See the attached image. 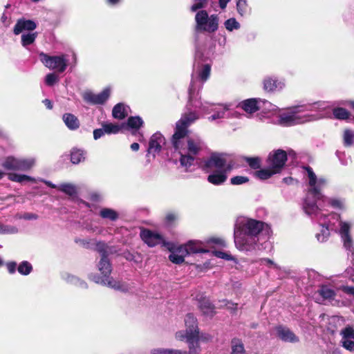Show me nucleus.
I'll use <instances>...</instances> for the list:
<instances>
[{"instance_id":"obj_29","label":"nucleus","mask_w":354,"mask_h":354,"mask_svg":"<svg viewBox=\"0 0 354 354\" xmlns=\"http://www.w3.org/2000/svg\"><path fill=\"white\" fill-rule=\"evenodd\" d=\"M198 307L205 316L212 317L215 314L214 306L207 298H203L199 301Z\"/></svg>"},{"instance_id":"obj_6","label":"nucleus","mask_w":354,"mask_h":354,"mask_svg":"<svg viewBox=\"0 0 354 354\" xmlns=\"http://www.w3.org/2000/svg\"><path fill=\"white\" fill-rule=\"evenodd\" d=\"M211 72L209 64H204L197 71L196 75L192 74L189 88V102L187 106L199 108L206 110V106L202 103L201 98H197L199 91L203 88V84L209 79Z\"/></svg>"},{"instance_id":"obj_44","label":"nucleus","mask_w":354,"mask_h":354,"mask_svg":"<svg viewBox=\"0 0 354 354\" xmlns=\"http://www.w3.org/2000/svg\"><path fill=\"white\" fill-rule=\"evenodd\" d=\"M102 127H104L106 134H116L121 129V127L120 125L113 123L103 124Z\"/></svg>"},{"instance_id":"obj_21","label":"nucleus","mask_w":354,"mask_h":354,"mask_svg":"<svg viewBox=\"0 0 354 354\" xmlns=\"http://www.w3.org/2000/svg\"><path fill=\"white\" fill-rule=\"evenodd\" d=\"M234 243L241 251L243 250V217L239 216L234 225Z\"/></svg>"},{"instance_id":"obj_15","label":"nucleus","mask_w":354,"mask_h":354,"mask_svg":"<svg viewBox=\"0 0 354 354\" xmlns=\"http://www.w3.org/2000/svg\"><path fill=\"white\" fill-rule=\"evenodd\" d=\"M175 337L180 341L186 340L189 348V351H187V354H198L201 351L198 335H193L189 330L188 335H185L183 330H179L176 333Z\"/></svg>"},{"instance_id":"obj_63","label":"nucleus","mask_w":354,"mask_h":354,"mask_svg":"<svg viewBox=\"0 0 354 354\" xmlns=\"http://www.w3.org/2000/svg\"><path fill=\"white\" fill-rule=\"evenodd\" d=\"M1 21L4 24V26L6 27L9 26L10 21H9V19H8V16L5 13H3L2 15L1 18Z\"/></svg>"},{"instance_id":"obj_60","label":"nucleus","mask_w":354,"mask_h":354,"mask_svg":"<svg viewBox=\"0 0 354 354\" xmlns=\"http://www.w3.org/2000/svg\"><path fill=\"white\" fill-rule=\"evenodd\" d=\"M230 182L232 185H242L243 184V176H234L231 178Z\"/></svg>"},{"instance_id":"obj_7","label":"nucleus","mask_w":354,"mask_h":354,"mask_svg":"<svg viewBox=\"0 0 354 354\" xmlns=\"http://www.w3.org/2000/svg\"><path fill=\"white\" fill-rule=\"evenodd\" d=\"M260 233L269 236L271 233L270 226L262 221L252 218L245 221V250L256 248Z\"/></svg>"},{"instance_id":"obj_48","label":"nucleus","mask_w":354,"mask_h":354,"mask_svg":"<svg viewBox=\"0 0 354 354\" xmlns=\"http://www.w3.org/2000/svg\"><path fill=\"white\" fill-rule=\"evenodd\" d=\"M333 115L335 118L345 120L348 118L349 113L343 108H336L333 109Z\"/></svg>"},{"instance_id":"obj_37","label":"nucleus","mask_w":354,"mask_h":354,"mask_svg":"<svg viewBox=\"0 0 354 354\" xmlns=\"http://www.w3.org/2000/svg\"><path fill=\"white\" fill-rule=\"evenodd\" d=\"M86 153L79 149H73L71 153V160L73 164H79L85 159Z\"/></svg>"},{"instance_id":"obj_13","label":"nucleus","mask_w":354,"mask_h":354,"mask_svg":"<svg viewBox=\"0 0 354 354\" xmlns=\"http://www.w3.org/2000/svg\"><path fill=\"white\" fill-rule=\"evenodd\" d=\"M164 247L171 252L169 255L170 261L175 264H180L184 262L185 257L189 256L185 244L177 246L173 242L164 243Z\"/></svg>"},{"instance_id":"obj_50","label":"nucleus","mask_w":354,"mask_h":354,"mask_svg":"<svg viewBox=\"0 0 354 354\" xmlns=\"http://www.w3.org/2000/svg\"><path fill=\"white\" fill-rule=\"evenodd\" d=\"M245 160L248 162L249 166L252 169H258L261 164V160L259 157L245 158Z\"/></svg>"},{"instance_id":"obj_42","label":"nucleus","mask_w":354,"mask_h":354,"mask_svg":"<svg viewBox=\"0 0 354 354\" xmlns=\"http://www.w3.org/2000/svg\"><path fill=\"white\" fill-rule=\"evenodd\" d=\"M319 292L321 296L327 299H333L335 295L334 290L328 286H322Z\"/></svg>"},{"instance_id":"obj_49","label":"nucleus","mask_w":354,"mask_h":354,"mask_svg":"<svg viewBox=\"0 0 354 354\" xmlns=\"http://www.w3.org/2000/svg\"><path fill=\"white\" fill-rule=\"evenodd\" d=\"M178 216L176 212H169L166 214L165 217V223L168 225H172L178 219Z\"/></svg>"},{"instance_id":"obj_19","label":"nucleus","mask_w":354,"mask_h":354,"mask_svg":"<svg viewBox=\"0 0 354 354\" xmlns=\"http://www.w3.org/2000/svg\"><path fill=\"white\" fill-rule=\"evenodd\" d=\"M263 89L268 93H274L281 91L286 86L283 80L274 77H266L263 80Z\"/></svg>"},{"instance_id":"obj_62","label":"nucleus","mask_w":354,"mask_h":354,"mask_svg":"<svg viewBox=\"0 0 354 354\" xmlns=\"http://www.w3.org/2000/svg\"><path fill=\"white\" fill-rule=\"evenodd\" d=\"M342 290L346 294L354 295V286H343Z\"/></svg>"},{"instance_id":"obj_12","label":"nucleus","mask_w":354,"mask_h":354,"mask_svg":"<svg viewBox=\"0 0 354 354\" xmlns=\"http://www.w3.org/2000/svg\"><path fill=\"white\" fill-rule=\"evenodd\" d=\"M88 277L91 281L96 283L106 286L115 290L127 292L129 289V285L127 283L115 280L110 275L106 278H99L95 274L91 273L88 274Z\"/></svg>"},{"instance_id":"obj_52","label":"nucleus","mask_w":354,"mask_h":354,"mask_svg":"<svg viewBox=\"0 0 354 354\" xmlns=\"http://www.w3.org/2000/svg\"><path fill=\"white\" fill-rule=\"evenodd\" d=\"M95 250L100 253V257L102 256L108 257L106 252V246L104 242H97L95 244Z\"/></svg>"},{"instance_id":"obj_58","label":"nucleus","mask_w":354,"mask_h":354,"mask_svg":"<svg viewBox=\"0 0 354 354\" xmlns=\"http://www.w3.org/2000/svg\"><path fill=\"white\" fill-rule=\"evenodd\" d=\"M214 256H216L218 258L230 260L232 259L231 256L224 252L221 251H214L213 252Z\"/></svg>"},{"instance_id":"obj_35","label":"nucleus","mask_w":354,"mask_h":354,"mask_svg":"<svg viewBox=\"0 0 354 354\" xmlns=\"http://www.w3.org/2000/svg\"><path fill=\"white\" fill-rule=\"evenodd\" d=\"M37 35L38 33L37 32L23 33L21 37V45L24 48H28L30 45L32 44L35 41Z\"/></svg>"},{"instance_id":"obj_2","label":"nucleus","mask_w":354,"mask_h":354,"mask_svg":"<svg viewBox=\"0 0 354 354\" xmlns=\"http://www.w3.org/2000/svg\"><path fill=\"white\" fill-rule=\"evenodd\" d=\"M317 218L319 226L322 227L320 232L316 234L319 242H325L330 236L331 232L338 233L343 241L344 247L349 251L353 250V240L350 233L351 223L343 221L340 216L336 213L326 214L322 212V208L319 207L317 214H312Z\"/></svg>"},{"instance_id":"obj_22","label":"nucleus","mask_w":354,"mask_h":354,"mask_svg":"<svg viewBox=\"0 0 354 354\" xmlns=\"http://www.w3.org/2000/svg\"><path fill=\"white\" fill-rule=\"evenodd\" d=\"M341 342L344 348L349 351H354V329L348 326L341 331Z\"/></svg>"},{"instance_id":"obj_1","label":"nucleus","mask_w":354,"mask_h":354,"mask_svg":"<svg viewBox=\"0 0 354 354\" xmlns=\"http://www.w3.org/2000/svg\"><path fill=\"white\" fill-rule=\"evenodd\" d=\"M187 112L182 115L176 123L174 133L171 138V143L176 151L180 155V165L189 167L193 165L194 156L203 147V142L198 136H189L188 128L198 118L196 111H192L191 106H187Z\"/></svg>"},{"instance_id":"obj_53","label":"nucleus","mask_w":354,"mask_h":354,"mask_svg":"<svg viewBox=\"0 0 354 354\" xmlns=\"http://www.w3.org/2000/svg\"><path fill=\"white\" fill-rule=\"evenodd\" d=\"M196 3L191 6V10L196 12L199 9L204 8L207 3V0H194Z\"/></svg>"},{"instance_id":"obj_36","label":"nucleus","mask_w":354,"mask_h":354,"mask_svg":"<svg viewBox=\"0 0 354 354\" xmlns=\"http://www.w3.org/2000/svg\"><path fill=\"white\" fill-rule=\"evenodd\" d=\"M8 178L12 181L16 183H22L24 181H30L34 182L35 179L34 178L25 175V174H18L16 173H9L8 174Z\"/></svg>"},{"instance_id":"obj_46","label":"nucleus","mask_w":354,"mask_h":354,"mask_svg":"<svg viewBox=\"0 0 354 354\" xmlns=\"http://www.w3.org/2000/svg\"><path fill=\"white\" fill-rule=\"evenodd\" d=\"M224 26L226 30L230 32L237 30L241 27L240 24L234 18H230L226 20L224 23Z\"/></svg>"},{"instance_id":"obj_14","label":"nucleus","mask_w":354,"mask_h":354,"mask_svg":"<svg viewBox=\"0 0 354 354\" xmlns=\"http://www.w3.org/2000/svg\"><path fill=\"white\" fill-rule=\"evenodd\" d=\"M111 88L106 87L99 93H94L91 91H86L82 94L84 102L91 105L104 104L109 98Z\"/></svg>"},{"instance_id":"obj_9","label":"nucleus","mask_w":354,"mask_h":354,"mask_svg":"<svg viewBox=\"0 0 354 354\" xmlns=\"http://www.w3.org/2000/svg\"><path fill=\"white\" fill-rule=\"evenodd\" d=\"M218 17L217 15H208L205 10H199L195 16L196 31L214 32L218 28Z\"/></svg>"},{"instance_id":"obj_41","label":"nucleus","mask_w":354,"mask_h":354,"mask_svg":"<svg viewBox=\"0 0 354 354\" xmlns=\"http://www.w3.org/2000/svg\"><path fill=\"white\" fill-rule=\"evenodd\" d=\"M17 270L20 274L26 276L32 271V266L28 261H23L17 266Z\"/></svg>"},{"instance_id":"obj_4","label":"nucleus","mask_w":354,"mask_h":354,"mask_svg":"<svg viewBox=\"0 0 354 354\" xmlns=\"http://www.w3.org/2000/svg\"><path fill=\"white\" fill-rule=\"evenodd\" d=\"M202 103L206 106V110L199 108H194L205 113L213 112V114L208 118L209 121L222 119L225 118H239L243 112V101H234L227 104H210L207 102ZM192 109H193L191 107Z\"/></svg>"},{"instance_id":"obj_31","label":"nucleus","mask_w":354,"mask_h":354,"mask_svg":"<svg viewBox=\"0 0 354 354\" xmlns=\"http://www.w3.org/2000/svg\"><path fill=\"white\" fill-rule=\"evenodd\" d=\"M324 201H318L317 205L320 208L325 207L327 205H331L334 208L344 209L345 207V202L344 200L340 198H328L325 196Z\"/></svg>"},{"instance_id":"obj_40","label":"nucleus","mask_w":354,"mask_h":354,"mask_svg":"<svg viewBox=\"0 0 354 354\" xmlns=\"http://www.w3.org/2000/svg\"><path fill=\"white\" fill-rule=\"evenodd\" d=\"M58 189L71 196L77 194L76 187L71 183H62L58 186Z\"/></svg>"},{"instance_id":"obj_10","label":"nucleus","mask_w":354,"mask_h":354,"mask_svg":"<svg viewBox=\"0 0 354 354\" xmlns=\"http://www.w3.org/2000/svg\"><path fill=\"white\" fill-rule=\"evenodd\" d=\"M35 158H17L14 156L6 157L1 166L8 171H27L35 165Z\"/></svg>"},{"instance_id":"obj_54","label":"nucleus","mask_w":354,"mask_h":354,"mask_svg":"<svg viewBox=\"0 0 354 354\" xmlns=\"http://www.w3.org/2000/svg\"><path fill=\"white\" fill-rule=\"evenodd\" d=\"M8 272L11 274H15L17 264L15 261H8L6 263Z\"/></svg>"},{"instance_id":"obj_11","label":"nucleus","mask_w":354,"mask_h":354,"mask_svg":"<svg viewBox=\"0 0 354 354\" xmlns=\"http://www.w3.org/2000/svg\"><path fill=\"white\" fill-rule=\"evenodd\" d=\"M39 59L46 67L59 73H63L68 66V59L66 55L50 56L44 53H40Z\"/></svg>"},{"instance_id":"obj_26","label":"nucleus","mask_w":354,"mask_h":354,"mask_svg":"<svg viewBox=\"0 0 354 354\" xmlns=\"http://www.w3.org/2000/svg\"><path fill=\"white\" fill-rule=\"evenodd\" d=\"M184 321L186 329L183 331L185 335H188L189 330H191L193 335H198V321L193 314H187Z\"/></svg>"},{"instance_id":"obj_28","label":"nucleus","mask_w":354,"mask_h":354,"mask_svg":"<svg viewBox=\"0 0 354 354\" xmlns=\"http://www.w3.org/2000/svg\"><path fill=\"white\" fill-rule=\"evenodd\" d=\"M189 255L196 253H207L208 250L203 248V243L201 241L192 240L185 243Z\"/></svg>"},{"instance_id":"obj_51","label":"nucleus","mask_w":354,"mask_h":354,"mask_svg":"<svg viewBox=\"0 0 354 354\" xmlns=\"http://www.w3.org/2000/svg\"><path fill=\"white\" fill-rule=\"evenodd\" d=\"M58 80V76L56 74L53 73H48L46 76L45 83L46 84V85L51 86H53L56 82H57Z\"/></svg>"},{"instance_id":"obj_3","label":"nucleus","mask_w":354,"mask_h":354,"mask_svg":"<svg viewBox=\"0 0 354 354\" xmlns=\"http://www.w3.org/2000/svg\"><path fill=\"white\" fill-rule=\"evenodd\" d=\"M305 176L308 180V193L303 204V209L307 214H317L318 201H324L325 196L322 194V189L326 185V180L322 177L318 178L313 169L304 167Z\"/></svg>"},{"instance_id":"obj_64","label":"nucleus","mask_w":354,"mask_h":354,"mask_svg":"<svg viewBox=\"0 0 354 354\" xmlns=\"http://www.w3.org/2000/svg\"><path fill=\"white\" fill-rule=\"evenodd\" d=\"M169 354H187L186 351L169 348Z\"/></svg>"},{"instance_id":"obj_33","label":"nucleus","mask_w":354,"mask_h":354,"mask_svg":"<svg viewBox=\"0 0 354 354\" xmlns=\"http://www.w3.org/2000/svg\"><path fill=\"white\" fill-rule=\"evenodd\" d=\"M99 216L111 221H116L119 218V213L113 209L103 207L99 212Z\"/></svg>"},{"instance_id":"obj_32","label":"nucleus","mask_w":354,"mask_h":354,"mask_svg":"<svg viewBox=\"0 0 354 354\" xmlns=\"http://www.w3.org/2000/svg\"><path fill=\"white\" fill-rule=\"evenodd\" d=\"M62 120L66 126L72 131L76 130L80 127V121L78 118L72 113H64Z\"/></svg>"},{"instance_id":"obj_25","label":"nucleus","mask_w":354,"mask_h":354,"mask_svg":"<svg viewBox=\"0 0 354 354\" xmlns=\"http://www.w3.org/2000/svg\"><path fill=\"white\" fill-rule=\"evenodd\" d=\"M98 270L100 274H95L99 278H106L111 275L112 272L111 264L108 257L104 255L100 257V261L97 264Z\"/></svg>"},{"instance_id":"obj_38","label":"nucleus","mask_w":354,"mask_h":354,"mask_svg":"<svg viewBox=\"0 0 354 354\" xmlns=\"http://www.w3.org/2000/svg\"><path fill=\"white\" fill-rule=\"evenodd\" d=\"M277 174L274 172V169L268 165V168L263 169L254 172V175L257 178L261 180H266L270 178L272 175Z\"/></svg>"},{"instance_id":"obj_45","label":"nucleus","mask_w":354,"mask_h":354,"mask_svg":"<svg viewBox=\"0 0 354 354\" xmlns=\"http://www.w3.org/2000/svg\"><path fill=\"white\" fill-rule=\"evenodd\" d=\"M344 145L346 147H350L354 145V133L351 130L346 129L343 135Z\"/></svg>"},{"instance_id":"obj_24","label":"nucleus","mask_w":354,"mask_h":354,"mask_svg":"<svg viewBox=\"0 0 354 354\" xmlns=\"http://www.w3.org/2000/svg\"><path fill=\"white\" fill-rule=\"evenodd\" d=\"M276 335L282 341L290 343L299 342V337L289 328L279 326L274 328Z\"/></svg>"},{"instance_id":"obj_8","label":"nucleus","mask_w":354,"mask_h":354,"mask_svg":"<svg viewBox=\"0 0 354 354\" xmlns=\"http://www.w3.org/2000/svg\"><path fill=\"white\" fill-rule=\"evenodd\" d=\"M234 165L231 155L223 153H213L210 156L203 161V169L210 173L214 170L230 171Z\"/></svg>"},{"instance_id":"obj_34","label":"nucleus","mask_w":354,"mask_h":354,"mask_svg":"<svg viewBox=\"0 0 354 354\" xmlns=\"http://www.w3.org/2000/svg\"><path fill=\"white\" fill-rule=\"evenodd\" d=\"M144 121L140 116H131L127 119V125L133 131V134H136L139 129L143 125Z\"/></svg>"},{"instance_id":"obj_17","label":"nucleus","mask_w":354,"mask_h":354,"mask_svg":"<svg viewBox=\"0 0 354 354\" xmlns=\"http://www.w3.org/2000/svg\"><path fill=\"white\" fill-rule=\"evenodd\" d=\"M165 142V137L160 132H156L151 136L147 153V156L149 158L148 162H150V156L154 158L160 152Z\"/></svg>"},{"instance_id":"obj_61","label":"nucleus","mask_w":354,"mask_h":354,"mask_svg":"<svg viewBox=\"0 0 354 354\" xmlns=\"http://www.w3.org/2000/svg\"><path fill=\"white\" fill-rule=\"evenodd\" d=\"M22 217L24 220H37L38 218V215L33 213H24L22 214Z\"/></svg>"},{"instance_id":"obj_16","label":"nucleus","mask_w":354,"mask_h":354,"mask_svg":"<svg viewBox=\"0 0 354 354\" xmlns=\"http://www.w3.org/2000/svg\"><path fill=\"white\" fill-rule=\"evenodd\" d=\"M287 160L286 152L282 149L273 151L268 158V165L274 169V172L279 173Z\"/></svg>"},{"instance_id":"obj_30","label":"nucleus","mask_w":354,"mask_h":354,"mask_svg":"<svg viewBox=\"0 0 354 354\" xmlns=\"http://www.w3.org/2000/svg\"><path fill=\"white\" fill-rule=\"evenodd\" d=\"M129 107L124 103H118L115 104L112 110V115L114 118L122 120L129 114Z\"/></svg>"},{"instance_id":"obj_56","label":"nucleus","mask_w":354,"mask_h":354,"mask_svg":"<svg viewBox=\"0 0 354 354\" xmlns=\"http://www.w3.org/2000/svg\"><path fill=\"white\" fill-rule=\"evenodd\" d=\"M75 242L79 244L80 245L83 246L86 248H90L91 245H92L91 240H86V239H76Z\"/></svg>"},{"instance_id":"obj_39","label":"nucleus","mask_w":354,"mask_h":354,"mask_svg":"<svg viewBox=\"0 0 354 354\" xmlns=\"http://www.w3.org/2000/svg\"><path fill=\"white\" fill-rule=\"evenodd\" d=\"M231 354H243V343L241 339L234 338L231 342Z\"/></svg>"},{"instance_id":"obj_43","label":"nucleus","mask_w":354,"mask_h":354,"mask_svg":"<svg viewBox=\"0 0 354 354\" xmlns=\"http://www.w3.org/2000/svg\"><path fill=\"white\" fill-rule=\"evenodd\" d=\"M18 232V228L14 225L0 223V234H15Z\"/></svg>"},{"instance_id":"obj_27","label":"nucleus","mask_w":354,"mask_h":354,"mask_svg":"<svg viewBox=\"0 0 354 354\" xmlns=\"http://www.w3.org/2000/svg\"><path fill=\"white\" fill-rule=\"evenodd\" d=\"M211 172L212 174L207 177L208 182L215 185H219L225 182L227 178V174L229 171L214 170Z\"/></svg>"},{"instance_id":"obj_57","label":"nucleus","mask_w":354,"mask_h":354,"mask_svg":"<svg viewBox=\"0 0 354 354\" xmlns=\"http://www.w3.org/2000/svg\"><path fill=\"white\" fill-rule=\"evenodd\" d=\"M106 134L104 127L102 129H96L93 131V138L98 140Z\"/></svg>"},{"instance_id":"obj_18","label":"nucleus","mask_w":354,"mask_h":354,"mask_svg":"<svg viewBox=\"0 0 354 354\" xmlns=\"http://www.w3.org/2000/svg\"><path fill=\"white\" fill-rule=\"evenodd\" d=\"M142 240L149 246L154 247L161 244L164 246V243L167 242L158 233L153 232L147 229H143L140 231V234Z\"/></svg>"},{"instance_id":"obj_55","label":"nucleus","mask_w":354,"mask_h":354,"mask_svg":"<svg viewBox=\"0 0 354 354\" xmlns=\"http://www.w3.org/2000/svg\"><path fill=\"white\" fill-rule=\"evenodd\" d=\"M198 338H199V342L202 341V342H208L212 340V336L210 334L207 333H200V331L198 330Z\"/></svg>"},{"instance_id":"obj_20","label":"nucleus","mask_w":354,"mask_h":354,"mask_svg":"<svg viewBox=\"0 0 354 354\" xmlns=\"http://www.w3.org/2000/svg\"><path fill=\"white\" fill-rule=\"evenodd\" d=\"M261 104H263L268 110L270 109V104H271L269 102L257 98L245 100V117L248 118L257 112L261 107Z\"/></svg>"},{"instance_id":"obj_47","label":"nucleus","mask_w":354,"mask_h":354,"mask_svg":"<svg viewBox=\"0 0 354 354\" xmlns=\"http://www.w3.org/2000/svg\"><path fill=\"white\" fill-rule=\"evenodd\" d=\"M66 280L68 282L73 283L82 288H87L88 287L87 283L84 281L81 280L80 279L74 275L68 274L66 278Z\"/></svg>"},{"instance_id":"obj_23","label":"nucleus","mask_w":354,"mask_h":354,"mask_svg":"<svg viewBox=\"0 0 354 354\" xmlns=\"http://www.w3.org/2000/svg\"><path fill=\"white\" fill-rule=\"evenodd\" d=\"M37 28V24L30 19H26L24 18L19 19L13 28L15 35H18L24 31L32 32Z\"/></svg>"},{"instance_id":"obj_5","label":"nucleus","mask_w":354,"mask_h":354,"mask_svg":"<svg viewBox=\"0 0 354 354\" xmlns=\"http://www.w3.org/2000/svg\"><path fill=\"white\" fill-rule=\"evenodd\" d=\"M269 111L275 117L274 122L282 126H292L312 120L310 116L301 115L303 106H296L286 109H279L275 105L270 104Z\"/></svg>"},{"instance_id":"obj_59","label":"nucleus","mask_w":354,"mask_h":354,"mask_svg":"<svg viewBox=\"0 0 354 354\" xmlns=\"http://www.w3.org/2000/svg\"><path fill=\"white\" fill-rule=\"evenodd\" d=\"M169 348H158L151 350V354H169Z\"/></svg>"}]
</instances>
